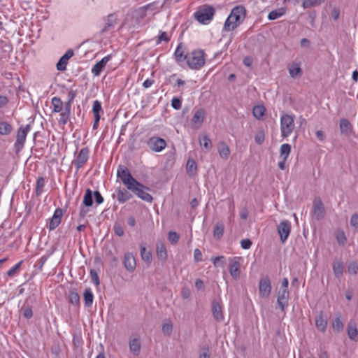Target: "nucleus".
I'll return each mask as SVG.
<instances>
[{
    "label": "nucleus",
    "mask_w": 358,
    "mask_h": 358,
    "mask_svg": "<svg viewBox=\"0 0 358 358\" xmlns=\"http://www.w3.org/2000/svg\"><path fill=\"white\" fill-rule=\"evenodd\" d=\"M291 223L288 220L281 221L278 226V232L282 243H285L291 231Z\"/></svg>",
    "instance_id": "nucleus-10"
},
{
    "label": "nucleus",
    "mask_w": 358,
    "mask_h": 358,
    "mask_svg": "<svg viewBox=\"0 0 358 358\" xmlns=\"http://www.w3.org/2000/svg\"><path fill=\"white\" fill-rule=\"evenodd\" d=\"M104 20L105 24L101 30V34H104L113 29L117 24V18L114 14H109L105 17Z\"/></svg>",
    "instance_id": "nucleus-18"
},
{
    "label": "nucleus",
    "mask_w": 358,
    "mask_h": 358,
    "mask_svg": "<svg viewBox=\"0 0 358 358\" xmlns=\"http://www.w3.org/2000/svg\"><path fill=\"white\" fill-rule=\"evenodd\" d=\"M340 130L343 134H349L352 130V125L345 118H343L340 120Z\"/></svg>",
    "instance_id": "nucleus-26"
},
{
    "label": "nucleus",
    "mask_w": 358,
    "mask_h": 358,
    "mask_svg": "<svg viewBox=\"0 0 358 358\" xmlns=\"http://www.w3.org/2000/svg\"><path fill=\"white\" fill-rule=\"evenodd\" d=\"M117 176L122 180L127 189H131L134 185H139V182L131 176L129 170L124 166H118Z\"/></svg>",
    "instance_id": "nucleus-5"
},
{
    "label": "nucleus",
    "mask_w": 358,
    "mask_h": 358,
    "mask_svg": "<svg viewBox=\"0 0 358 358\" xmlns=\"http://www.w3.org/2000/svg\"><path fill=\"white\" fill-rule=\"evenodd\" d=\"M140 248L142 259L148 264H150L152 261V254L150 250H148L143 243L141 244Z\"/></svg>",
    "instance_id": "nucleus-29"
},
{
    "label": "nucleus",
    "mask_w": 358,
    "mask_h": 358,
    "mask_svg": "<svg viewBox=\"0 0 358 358\" xmlns=\"http://www.w3.org/2000/svg\"><path fill=\"white\" fill-rule=\"evenodd\" d=\"M89 157L90 149L87 147L83 148L76 156V159L72 162V164L76 166L77 171H78V170L88 161Z\"/></svg>",
    "instance_id": "nucleus-9"
},
{
    "label": "nucleus",
    "mask_w": 358,
    "mask_h": 358,
    "mask_svg": "<svg viewBox=\"0 0 358 358\" xmlns=\"http://www.w3.org/2000/svg\"><path fill=\"white\" fill-rule=\"evenodd\" d=\"M145 186L139 182V185H134L131 189L129 190L134 192L138 197L147 202L152 201V196L145 191Z\"/></svg>",
    "instance_id": "nucleus-11"
},
{
    "label": "nucleus",
    "mask_w": 358,
    "mask_h": 358,
    "mask_svg": "<svg viewBox=\"0 0 358 358\" xmlns=\"http://www.w3.org/2000/svg\"><path fill=\"white\" fill-rule=\"evenodd\" d=\"M73 50L72 49H69L58 61L57 64V69L59 71H65L66 69L68 61L73 56Z\"/></svg>",
    "instance_id": "nucleus-16"
},
{
    "label": "nucleus",
    "mask_w": 358,
    "mask_h": 358,
    "mask_svg": "<svg viewBox=\"0 0 358 358\" xmlns=\"http://www.w3.org/2000/svg\"><path fill=\"white\" fill-rule=\"evenodd\" d=\"M102 110L101 103L99 101L95 100L93 102L92 112L94 115H100V112Z\"/></svg>",
    "instance_id": "nucleus-50"
},
{
    "label": "nucleus",
    "mask_w": 358,
    "mask_h": 358,
    "mask_svg": "<svg viewBox=\"0 0 358 358\" xmlns=\"http://www.w3.org/2000/svg\"><path fill=\"white\" fill-rule=\"evenodd\" d=\"M129 350L134 355H138L141 348L139 338H130L129 342Z\"/></svg>",
    "instance_id": "nucleus-23"
},
{
    "label": "nucleus",
    "mask_w": 358,
    "mask_h": 358,
    "mask_svg": "<svg viewBox=\"0 0 358 358\" xmlns=\"http://www.w3.org/2000/svg\"><path fill=\"white\" fill-rule=\"evenodd\" d=\"M13 131V127L7 122H0V135L7 136L9 135Z\"/></svg>",
    "instance_id": "nucleus-35"
},
{
    "label": "nucleus",
    "mask_w": 358,
    "mask_h": 358,
    "mask_svg": "<svg viewBox=\"0 0 358 358\" xmlns=\"http://www.w3.org/2000/svg\"><path fill=\"white\" fill-rule=\"evenodd\" d=\"M291 152V145L288 143H284L280 148V157L284 160H287Z\"/></svg>",
    "instance_id": "nucleus-37"
},
{
    "label": "nucleus",
    "mask_w": 358,
    "mask_h": 358,
    "mask_svg": "<svg viewBox=\"0 0 358 358\" xmlns=\"http://www.w3.org/2000/svg\"><path fill=\"white\" fill-rule=\"evenodd\" d=\"M271 292V282L268 276H262L259 282V295L262 299H268Z\"/></svg>",
    "instance_id": "nucleus-8"
},
{
    "label": "nucleus",
    "mask_w": 358,
    "mask_h": 358,
    "mask_svg": "<svg viewBox=\"0 0 358 358\" xmlns=\"http://www.w3.org/2000/svg\"><path fill=\"white\" fill-rule=\"evenodd\" d=\"M204 117L205 111L203 109L196 110L191 120V127L194 129H199L203 122Z\"/></svg>",
    "instance_id": "nucleus-13"
},
{
    "label": "nucleus",
    "mask_w": 358,
    "mask_h": 358,
    "mask_svg": "<svg viewBox=\"0 0 358 358\" xmlns=\"http://www.w3.org/2000/svg\"><path fill=\"white\" fill-rule=\"evenodd\" d=\"M343 323L341 320L340 315L334 319L332 322V328L334 331H336L337 333H339L343 331Z\"/></svg>",
    "instance_id": "nucleus-42"
},
{
    "label": "nucleus",
    "mask_w": 358,
    "mask_h": 358,
    "mask_svg": "<svg viewBox=\"0 0 358 358\" xmlns=\"http://www.w3.org/2000/svg\"><path fill=\"white\" fill-rule=\"evenodd\" d=\"M179 238H180L179 234L178 233H176V231H170L169 232L168 238H169V241L172 244H176V243H178Z\"/></svg>",
    "instance_id": "nucleus-51"
},
{
    "label": "nucleus",
    "mask_w": 358,
    "mask_h": 358,
    "mask_svg": "<svg viewBox=\"0 0 358 358\" xmlns=\"http://www.w3.org/2000/svg\"><path fill=\"white\" fill-rule=\"evenodd\" d=\"M157 257L162 261H165L167 258L166 248L162 242H158L157 243Z\"/></svg>",
    "instance_id": "nucleus-27"
},
{
    "label": "nucleus",
    "mask_w": 358,
    "mask_h": 358,
    "mask_svg": "<svg viewBox=\"0 0 358 358\" xmlns=\"http://www.w3.org/2000/svg\"><path fill=\"white\" fill-rule=\"evenodd\" d=\"M123 264L124 268L127 271L131 273L133 272L136 267V259L134 257L133 254L131 252H127L124 255L123 258Z\"/></svg>",
    "instance_id": "nucleus-15"
},
{
    "label": "nucleus",
    "mask_w": 358,
    "mask_h": 358,
    "mask_svg": "<svg viewBox=\"0 0 358 358\" xmlns=\"http://www.w3.org/2000/svg\"><path fill=\"white\" fill-rule=\"evenodd\" d=\"M350 224L355 229L358 228V214L354 213L350 218Z\"/></svg>",
    "instance_id": "nucleus-60"
},
{
    "label": "nucleus",
    "mask_w": 358,
    "mask_h": 358,
    "mask_svg": "<svg viewBox=\"0 0 358 358\" xmlns=\"http://www.w3.org/2000/svg\"><path fill=\"white\" fill-rule=\"evenodd\" d=\"M156 2H152L150 3H148L141 8H140V10L145 11L148 10H154L156 9Z\"/></svg>",
    "instance_id": "nucleus-62"
},
{
    "label": "nucleus",
    "mask_w": 358,
    "mask_h": 358,
    "mask_svg": "<svg viewBox=\"0 0 358 358\" xmlns=\"http://www.w3.org/2000/svg\"><path fill=\"white\" fill-rule=\"evenodd\" d=\"M116 194H113L114 197H116L117 200L120 203H124L126 201H129L130 199H131L132 195L130 194L127 189H121L117 188L116 189Z\"/></svg>",
    "instance_id": "nucleus-19"
},
{
    "label": "nucleus",
    "mask_w": 358,
    "mask_h": 358,
    "mask_svg": "<svg viewBox=\"0 0 358 358\" xmlns=\"http://www.w3.org/2000/svg\"><path fill=\"white\" fill-rule=\"evenodd\" d=\"M162 331L165 335L169 336L171 334L173 331V324L170 320L162 324Z\"/></svg>",
    "instance_id": "nucleus-47"
},
{
    "label": "nucleus",
    "mask_w": 358,
    "mask_h": 358,
    "mask_svg": "<svg viewBox=\"0 0 358 358\" xmlns=\"http://www.w3.org/2000/svg\"><path fill=\"white\" fill-rule=\"evenodd\" d=\"M111 56L107 55L103 57L100 61L96 62L92 69V73L94 76H98L100 75L101 72L103 71L106 64L110 60Z\"/></svg>",
    "instance_id": "nucleus-17"
},
{
    "label": "nucleus",
    "mask_w": 358,
    "mask_h": 358,
    "mask_svg": "<svg viewBox=\"0 0 358 358\" xmlns=\"http://www.w3.org/2000/svg\"><path fill=\"white\" fill-rule=\"evenodd\" d=\"M295 127L294 115L282 114L280 117V131L282 138H287Z\"/></svg>",
    "instance_id": "nucleus-4"
},
{
    "label": "nucleus",
    "mask_w": 358,
    "mask_h": 358,
    "mask_svg": "<svg viewBox=\"0 0 358 358\" xmlns=\"http://www.w3.org/2000/svg\"><path fill=\"white\" fill-rule=\"evenodd\" d=\"M22 263V261H20L18 263H17L15 266H13L11 268H10L7 272V275L10 277L13 276L15 274L16 271L20 268Z\"/></svg>",
    "instance_id": "nucleus-55"
},
{
    "label": "nucleus",
    "mask_w": 358,
    "mask_h": 358,
    "mask_svg": "<svg viewBox=\"0 0 358 358\" xmlns=\"http://www.w3.org/2000/svg\"><path fill=\"white\" fill-rule=\"evenodd\" d=\"M217 150L220 157L223 159H227L229 157L230 150L229 146L224 142H220Z\"/></svg>",
    "instance_id": "nucleus-28"
},
{
    "label": "nucleus",
    "mask_w": 358,
    "mask_h": 358,
    "mask_svg": "<svg viewBox=\"0 0 358 358\" xmlns=\"http://www.w3.org/2000/svg\"><path fill=\"white\" fill-rule=\"evenodd\" d=\"M215 8L211 6L204 5L194 13L195 19L201 24H208L215 15Z\"/></svg>",
    "instance_id": "nucleus-3"
},
{
    "label": "nucleus",
    "mask_w": 358,
    "mask_h": 358,
    "mask_svg": "<svg viewBox=\"0 0 358 358\" xmlns=\"http://www.w3.org/2000/svg\"><path fill=\"white\" fill-rule=\"evenodd\" d=\"M240 264L237 261H234L229 264V272L233 278L236 279L240 274Z\"/></svg>",
    "instance_id": "nucleus-31"
},
{
    "label": "nucleus",
    "mask_w": 358,
    "mask_h": 358,
    "mask_svg": "<svg viewBox=\"0 0 358 358\" xmlns=\"http://www.w3.org/2000/svg\"><path fill=\"white\" fill-rule=\"evenodd\" d=\"M266 108L264 106H256L253 108L252 113L253 115L257 119L261 120L264 115Z\"/></svg>",
    "instance_id": "nucleus-40"
},
{
    "label": "nucleus",
    "mask_w": 358,
    "mask_h": 358,
    "mask_svg": "<svg viewBox=\"0 0 358 358\" xmlns=\"http://www.w3.org/2000/svg\"><path fill=\"white\" fill-rule=\"evenodd\" d=\"M171 106L176 110H179L182 106V100L178 97H173L171 100Z\"/></svg>",
    "instance_id": "nucleus-54"
},
{
    "label": "nucleus",
    "mask_w": 358,
    "mask_h": 358,
    "mask_svg": "<svg viewBox=\"0 0 358 358\" xmlns=\"http://www.w3.org/2000/svg\"><path fill=\"white\" fill-rule=\"evenodd\" d=\"M332 268L335 276L340 278L343 273L344 265L341 259H336L332 265Z\"/></svg>",
    "instance_id": "nucleus-22"
},
{
    "label": "nucleus",
    "mask_w": 358,
    "mask_h": 358,
    "mask_svg": "<svg viewBox=\"0 0 358 358\" xmlns=\"http://www.w3.org/2000/svg\"><path fill=\"white\" fill-rule=\"evenodd\" d=\"M335 237L338 245L343 246L347 242V237L344 231L337 229L335 231Z\"/></svg>",
    "instance_id": "nucleus-33"
},
{
    "label": "nucleus",
    "mask_w": 358,
    "mask_h": 358,
    "mask_svg": "<svg viewBox=\"0 0 358 358\" xmlns=\"http://www.w3.org/2000/svg\"><path fill=\"white\" fill-rule=\"evenodd\" d=\"M289 73L292 78H296L302 73L301 69L298 64H295L289 68Z\"/></svg>",
    "instance_id": "nucleus-46"
},
{
    "label": "nucleus",
    "mask_w": 358,
    "mask_h": 358,
    "mask_svg": "<svg viewBox=\"0 0 358 358\" xmlns=\"http://www.w3.org/2000/svg\"><path fill=\"white\" fill-rule=\"evenodd\" d=\"M171 40V37L168 35L166 31H159V35L157 39L156 44L159 45L162 41L168 43Z\"/></svg>",
    "instance_id": "nucleus-49"
},
{
    "label": "nucleus",
    "mask_w": 358,
    "mask_h": 358,
    "mask_svg": "<svg viewBox=\"0 0 358 358\" xmlns=\"http://www.w3.org/2000/svg\"><path fill=\"white\" fill-rule=\"evenodd\" d=\"M190 295H191V291L188 287H184L182 288L181 296L182 297V299H187L190 296Z\"/></svg>",
    "instance_id": "nucleus-61"
},
{
    "label": "nucleus",
    "mask_w": 358,
    "mask_h": 358,
    "mask_svg": "<svg viewBox=\"0 0 358 358\" xmlns=\"http://www.w3.org/2000/svg\"><path fill=\"white\" fill-rule=\"evenodd\" d=\"M348 271L351 274H357L358 271V265L357 262H352L348 267Z\"/></svg>",
    "instance_id": "nucleus-57"
},
{
    "label": "nucleus",
    "mask_w": 358,
    "mask_h": 358,
    "mask_svg": "<svg viewBox=\"0 0 358 358\" xmlns=\"http://www.w3.org/2000/svg\"><path fill=\"white\" fill-rule=\"evenodd\" d=\"M194 259L196 262H199L202 261V254L201 252L199 249H195L194 251Z\"/></svg>",
    "instance_id": "nucleus-64"
},
{
    "label": "nucleus",
    "mask_w": 358,
    "mask_h": 358,
    "mask_svg": "<svg viewBox=\"0 0 358 358\" xmlns=\"http://www.w3.org/2000/svg\"><path fill=\"white\" fill-rule=\"evenodd\" d=\"M205 52L203 50H194L186 54V62L191 69L198 70L205 64Z\"/></svg>",
    "instance_id": "nucleus-2"
},
{
    "label": "nucleus",
    "mask_w": 358,
    "mask_h": 358,
    "mask_svg": "<svg viewBox=\"0 0 358 358\" xmlns=\"http://www.w3.org/2000/svg\"><path fill=\"white\" fill-rule=\"evenodd\" d=\"M289 292L288 290L279 289L278 292L277 303L280 310L285 313L288 306Z\"/></svg>",
    "instance_id": "nucleus-12"
},
{
    "label": "nucleus",
    "mask_w": 358,
    "mask_h": 358,
    "mask_svg": "<svg viewBox=\"0 0 358 358\" xmlns=\"http://www.w3.org/2000/svg\"><path fill=\"white\" fill-rule=\"evenodd\" d=\"M175 59L177 62H181L183 61H186V54H185L184 50H182V43L178 44V47L174 53Z\"/></svg>",
    "instance_id": "nucleus-30"
},
{
    "label": "nucleus",
    "mask_w": 358,
    "mask_h": 358,
    "mask_svg": "<svg viewBox=\"0 0 358 358\" xmlns=\"http://www.w3.org/2000/svg\"><path fill=\"white\" fill-rule=\"evenodd\" d=\"M212 313L214 319L217 322H222L224 320V315L222 313V310L220 304L217 301H213L212 302Z\"/></svg>",
    "instance_id": "nucleus-20"
},
{
    "label": "nucleus",
    "mask_w": 358,
    "mask_h": 358,
    "mask_svg": "<svg viewBox=\"0 0 358 358\" xmlns=\"http://www.w3.org/2000/svg\"><path fill=\"white\" fill-rule=\"evenodd\" d=\"M286 13V8L284 7L280 8L277 10H274L271 11L268 13V18L270 20H276L282 15H284Z\"/></svg>",
    "instance_id": "nucleus-34"
},
{
    "label": "nucleus",
    "mask_w": 358,
    "mask_h": 358,
    "mask_svg": "<svg viewBox=\"0 0 358 358\" xmlns=\"http://www.w3.org/2000/svg\"><path fill=\"white\" fill-rule=\"evenodd\" d=\"M245 9L242 6H238L234 8L227 18L223 30L229 31L234 30L241 23V18H244Z\"/></svg>",
    "instance_id": "nucleus-1"
},
{
    "label": "nucleus",
    "mask_w": 358,
    "mask_h": 358,
    "mask_svg": "<svg viewBox=\"0 0 358 358\" xmlns=\"http://www.w3.org/2000/svg\"><path fill=\"white\" fill-rule=\"evenodd\" d=\"M265 139V133L263 129L257 131L255 136V141L258 145H262Z\"/></svg>",
    "instance_id": "nucleus-48"
},
{
    "label": "nucleus",
    "mask_w": 358,
    "mask_h": 358,
    "mask_svg": "<svg viewBox=\"0 0 358 358\" xmlns=\"http://www.w3.org/2000/svg\"><path fill=\"white\" fill-rule=\"evenodd\" d=\"M52 105V112L59 113L62 110L63 102L59 97H53L51 101Z\"/></svg>",
    "instance_id": "nucleus-36"
},
{
    "label": "nucleus",
    "mask_w": 358,
    "mask_h": 358,
    "mask_svg": "<svg viewBox=\"0 0 358 358\" xmlns=\"http://www.w3.org/2000/svg\"><path fill=\"white\" fill-rule=\"evenodd\" d=\"M93 192L90 189V188H87L86 190H85V195L83 196V204L85 206V207H90L92 206L93 204Z\"/></svg>",
    "instance_id": "nucleus-32"
},
{
    "label": "nucleus",
    "mask_w": 358,
    "mask_h": 358,
    "mask_svg": "<svg viewBox=\"0 0 358 358\" xmlns=\"http://www.w3.org/2000/svg\"><path fill=\"white\" fill-rule=\"evenodd\" d=\"M187 172L190 176H194L197 169L196 162L193 159H189L186 166Z\"/></svg>",
    "instance_id": "nucleus-39"
},
{
    "label": "nucleus",
    "mask_w": 358,
    "mask_h": 358,
    "mask_svg": "<svg viewBox=\"0 0 358 358\" xmlns=\"http://www.w3.org/2000/svg\"><path fill=\"white\" fill-rule=\"evenodd\" d=\"M315 325H316L317 329L319 331H320L323 333L325 332V331L327 329V321L324 317V316L322 315V313L316 317Z\"/></svg>",
    "instance_id": "nucleus-25"
},
{
    "label": "nucleus",
    "mask_w": 358,
    "mask_h": 358,
    "mask_svg": "<svg viewBox=\"0 0 358 358\" xmlns=\"http://www.w3.org/2000/svg\"><path fill=\"white\" fill-rule=\"evenodd\" d=\"M70 114L71 113L66 111H61L59 122L62 124H66L69 120Z\"/></svg>",
    "instance_id": "nucleus-52"
},
{
    "label": "nucleus",
    "mask_w": 358,
    "mask_h": 358,
    "mask_svg": "<svg viewBox=\"0 0 358 358\" xmlns=\"http://www.w3.org/2000/svg\"><path fill=\"white\" fill-rule=\"evenodd\" d=\"M347 334L350 340H358V330L355 321L350 320L347 327Z\"/></svg>",
    "instance_id": "nucleus-21"
},
{
    "label": "nucleus",
    "mask_w": 358,
    "mask_h": 358,
    "mask_svg": "<svg viewBox=\"0 0 358 358\" xmlns=\"http://www.w3.org/2000/svg\"><path fill=\"white\" fill-rule=\"evenodd\" d=\"M326 0H303L302 7L304 9L318 6L324 3Z\"/></svg>",
    "instance_id": "nucleus-38"
},
{
    "label": "nucleus",
    "mask_w": 358,
    "mask_h": 358,
    "mask_svg": "<svg viewBox=\"0 0 358 358\" xmlns=\"http://www.w3.org/2000/svg\"><path fill=\"white\" fill-rule=\"evenodd\" d=\"M93 196L95 199V202L96 204L99 205L103 202V197L101 196V193L99 191H94L93 192Z\"/></svg>",
    "instance_id": "nucleus-58"
},
{
    "label": "nucleus",
    "mask_w": 358,
    "mask_h": 358,
    "mask_svg": "<svg viewBox=\"0 0 358 358\" xmlns=\"http://www.w3.org/2000/svg\"><path fill=\"white\" fill-rule=\"evenodd\" d=\"M314 212L315 214L320 213L322 215L323 213L324 208L321 202H319L318 203H315L314 205Z\"/></svg>",
    "instance_id": "nucleus-63"
},
{
    "label": "nucleus",
    "mask_w": 358,
    "mask_h": 358,
    "mask_svg": "<svg viewBox=\"0 0 358 358\" xmlns=\"http://www.w3.org/2000/svg\"><path fill=\"white\" fill-rule=\"evenodd\" d=\"M45 186V179L43 177H38L36 180V195H40L43 190Z\"/></svg>",
    "instance_id": "nucleus-45"
},
{
    "label": "nucleus",
    "mask_w": 358,
    "mask_h": 358,
    "mask_svg": "<svg viewBox=\"0 0 358 358\" xmlns=\"http://www.w3.org/2000/svg\"><path fill=\"white\" fill-rule=\"evenodd\" d=\"M84 305L87 308H90L92 306L94 301V294L90 288H87L83 292Z\"/></svg>",
    "instance_id": "nucleus-24"
},
{
    "label": "nucleus",
    "mask_w": 358,
    "mask_h": 358,
    "mask_svg": "<svg viewBox=\"0 0 358 358\" xmlns=\"http://www.w3.org/2000/svg\"><path fill=\"white\" fill-rule=\"evenodd\" d=\"M146 145L149 149L155 152H160L166 147V141L165 139L154 136L148 138L146 141Z\"/></svg>",
    "instance_id": "nucleus-6"
},
{
    "label": "nucleus",
    "mask_w": 358,
    "mask_h": 358,
    "mask_svg": "<svg viewBox=\"0 0 358 358\" xmlns=\"http://www.w3.org/2000/svg\"><path fill=\"white\" fill-rule=\"evenodd\" d=\"M199 143L201 147L204 148L207 150H209L212 148L211 140L208 136H203L202 138L199 139Z\"/></svg>",
    "instance_id": "nucleus-43"
},
{
    "label": "nucleus",
    "mask_w": 358,
    "mask_h": 358,
    "mask_svg": "<svg viewBox=\"0 0 358 358\" xmlns=\"http://www.w3.org/2000/svg\"><path fill=\"white\" fill-rule=\"evenodd\" d=\"M30 131V125L27 124L25 127H20L17 132L16 141L14 148L16 152H20L25 143L27 135Z\"/></svg>",
    "instance_id": "nucleus-7"
},
{
    "label": "nucleus",
    "mask_w": 358,
    "mask_h": 358,
    "mask_svg": "<svg viewBox=\"0 0 358 358\" xmlns=\"http://www.w3.org/2000/svg\"><path fill=\"white\" fill-rule=\"evenodd\" d=\"M90 273V277H91L92 282L96 286H99L100 284V282H99V278L97 272L94 269H91Z\"/></svg>",
    "instance_id": "nucleus-53"
},
{
    "label": "nucleus",
    "mask_w": 358,
    "mask_h": 358,
    "mask_svg": "<svg viewBox=\"0 0 358 358\" xmlns=\"http://www.w3.org/2000/svg\"><path fill=\"white\" fill-rule=\"evenodd\" d=\"M114 231L115 234L120 237L122 236L124 234L123 227L121 224L117 223L114 225Z\"/></svg>",
    "instance_id": "nucleus-56"
},
{
    "label": "nucleus",
    "mask_w": 358,
    "mask_h": 358,
    "mask_svg": "<svg viewBox=\"0 0 358 358\" xmlns=\"http://www.w3.org/2000/svg\"><path fill=\"white\" fill-rule=\"evenodd\" d=\"M63 216V210L60 208L55 209L53 215L49 222L48 228L50 231L55 229L61 223Z\"/></svg>",
    "instance_id": "nucleus-14"
},
{
    "label": "nucleus",
    "mask_w": 358,
    "mask_h": 358,
    "mask_svg": "<svg viewBox=\"0 0 358 358\" xmlns=\"http://www.w3.org/2000/svg\"><path fill=\"white\" fill-rule=\"evenodd\" d=\"M224 226L222 223L218 222L215 224L213 229V235L215 237L220 238L224 233Z\"/></svg>",
    "instance_id": "nucleus-44"
},
{
    "label": "nucleus",
    "mask_w": 358,
    "mask_h": 358,
    "mask_svg": "<svg viewBox=\"0 0 358 358\" xmlns=\"http://www.w3.org/2000/svg\"><path fill=\"white\" fill-rule=\"evenodd\" d=\"M69 299L70 303L73 305L76 306H78L80 305V296L75 290L69 291Z\"/></svg>",
    "instance_id": "nucleus-41"
},
{
    "label": "nucleus",
    "mask_w": 358,
    "mask_h": 358,
    "mask_svg": "<svg viewBox=\"0 0 358 358\" xmlns=\"http://www.w3.org/2000/svg\"><path fill=\"white\" fill-rule=\"evenodd\" d=\"M241 245L243 249L248 250L250 248L252 245V241L248 238L243 239L241 241Z\"/></svg>",
    "instance_id": "nucleus-59"
}]
</instances>
